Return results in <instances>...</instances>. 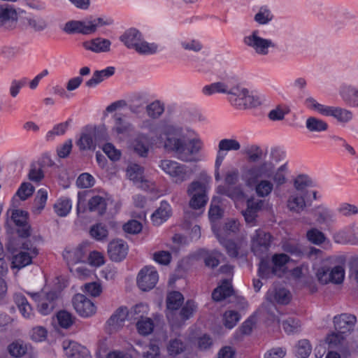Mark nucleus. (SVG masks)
Here are the masks:
<instances>
[{
    "mask_svg": "<svg viewBox=\"0 0 358 358\" xmlns=\"http://www.w3.org/2000/svg\"><path fill=\"white\" fill-rule=\"evenodd\" d=\"M182 129L173 125H167L163 130L165 136L164 148L175 153L176 157L185 162H196L197 155L201 150L203 142L199 138L186 141L181 137Z\"/></svg>",
    "mask_w": 358,
    "mask_h": 358,
    "instance_id": "obj_1",
    "label": "nucleus"
},
{
    "mask_svg": "<svg viewBox=\"0 0 358 358\" xmlns=\"http://www.w3.org/2000/svg\"><path fill=\"white\" fill-rule=\"evenodd\" d=\"M6 227L8 234L7 249L10 254V268L18 272L22 268V210H8Z\"/></svg>",
    "mask_w": 358,
    "mask_h": 358,
    "instance_id": "obj_2",
    "label": "nucleus"
},
{
    "mask_svg": "<svg viewBox=\"0 0 358 358\" xmlns=\"http://www.w3.org/2000/svg\"><path fill=\"white\" fill-rule=\"evenodd\" d=\"M228 101L238 110H246L261 104L259 99L243 87L236 79L234 80L229 92Z\"/></svg>",
    "mask_w": 358,
    "mask_h": 358,
    "instance_id": "obj_3",
    "label": "nucleus"
},
{
    "mask_svg": "<svg viewBox=\"0 0 358 358\" xmlns=\"http://www.w3.org/2000/svg\"><path fill=\"white\" fill-rule=\"evenodd\" d=\"M28 213L24 211V267L33 264L32 260L38 255V245L41 237L33 233L30 224L27 222Z\"/></svg>",
    "mask_w": 358,
    "mask_h": 358,
    "instance_id": "obj_4",
    "label": "nucleus"
},
{
    "mask_svg": "<svg viewBox=\"0 0 358 358\" xmlns=\"http://www.w3.org/2000/svg\"><path fill=\"white\" fill-rule=\"evenodd\" d=\"M159 167L170 176L173 182L178 185L189 180L193 174V170L189 166L174 160H161Z\"/></svg>",
    "mask_w": 358,
    "mask_h": 358,
    "instance_id": "obj_5",
    "label": "nucleus"
},
{
    "mask_svg": "<svg viewBox=\"0 0 358 358\" xmlns=\"http://www.w3.org/2000/svg\"><path fill=\"white\" fill-rule=\"evenodd\" d=\"M107 139L106 128L90 127L82 133L77 145L83 150H94L96 145Z\"/></svg>",
    "mask_w": 358,
    "mask_h": 358,
    "instance_id": "obj_6",
    "label": "nucleus"
},
{
    "mask_svg": "<svg viewBox=\"0 0 358 358\" xmlns=\"http://www.w3.org/2000/svg\"><path fill=\"white\" fill-rule=\"evenodd\" d=\"M243 43L260 55H268V49L275 47L274 43L271 39L261 37L260 32L257 29L253 30L249 35L245 36L243 38Z\"/></svg>",
    "mask_w": 358,
    "mask_h": 358,
    "instance_id": "obj_7",
    "label": "nucleus"
},
{
    "mask_svg": "<svg viewBox=\"0 0 358 358\" xmlns=\"http://www.w3.org/2000/svg\"><path fill=\"white\" fill-rule=\"evenodd\" d=\"M271 242V236L266 231L257 229L252 236L251 249L255 255L263 259L267 256Z\"/></svg>",
    "mask_w": 358,
    "mask_h": 358,
    "instance_id": "obj_8",
    "label": "nucleus"
},
{
    "mask_svg": "<svg viewBox=\"0 0 358 358\" xmlns=\"http://www.w3.org/2000/svg\"><path fill=\"white\" fill-rule=\"evenodd\" d=\"M316 276L318 281L324 285L329 282L340 284L344 279L345 270L341 266H336L332 268L322 266L317 269Z\"/></svg>",
    "mask_w": 358,
    "mask_h": 358,
    "instance_id": "obj_9",
    "label": "nucleus"
},
{
    "mask_svg": "<svg viewBox=\"0 0 358 358\" xmlns=\"http://www.w3.org/2000/svg\"><path fill=\"white\" fill-rule=\"evenodd\" d=\"M158 273L154 267L145 266L138 273L137 285L143 291L152 289L158 281Z\"/></svg>",
    "mask_w": 358,
    "mask_h": 358,
    "instance_id": "obj_10",
    "label": "nucleus"
},
{
    "mask_svg": "<svg viewBox=\"0 0 358 358\" xmlns=\"http://www.w3.org/2000/svg\"><path fill=\"white\" fill-rule=\"evenodd\" d=\"M73 306L77 313L83 317L92 316L96 310L94 303L81 294H77L73 296Z\"/></svg>",
    "mask_w": 358,
    "mask_h": 358,
    "instance_id": "obj_11",
    "label": "nucleus"
},
{
    "mask_svg": "<svg viewBox=\"0 0 358 358\" xmlns=\"http://www.w3.org/2000/svg\"><path fill=\"white\" fill-rule=\"evenodd\" d=\"M304 192H291L286 202V207L289 211L293 213L300 214L304 211L306 208L311 206V203L305 199Z\"/></svg>",
    "mask_w": 358,
    "mask_h": 358,
    "instance_id": "obj_12",
    "label": "nucleus"
},
{
    "mask_svg": "<svg viewBox=\"0 0 358 358\" xmlns=\"http://www.w3.org/2000/svg\"><path fill=\"white\" fill-rule=\"evenodd\" d=\"M335 330L343 334H350L356 324L357 317L349 313H342L334 316L333 319Z\"/></svg>",
    "mask_w": 358,
    "mask_h": 358,
    "instance_id": "obj_13",
    "label": "nucleus"
},
{
    "mask_svg": "<svg viewBox=\"0 0 358 358\" xmlns=\"http://www.w3.org/2000/svg\"><path fill=\"white\" fill-rule=\"evenodd\" d=\"M275 166L271 162H264L259 165L254 166L247 171L249 180H256L259 178H270L274 173Z\"/></svg>",
    "mask_w": 358,
    "mask_h": 358,
    "instance_id": "obj_14",
    "label": "nucleus"
},
{
    "mask_svg": "<svg viewBox=\"0 0 358 358\" xmlns=\"http://www.w3.org/2000/svg\"><path fill=\"white\" fill-rule=\"evenodd\" d=\"M128 252L127 244L121 239L113 240L108 245V254L113 262H121Z\"/></svg>",
    "mask_w": 358,
    "mask_h": 358,
    "instance_id": "obj_15",
    "label": "nucleus"
},
{
    "mask_svg": "<svg viewBox=\"0 0 358 358\" xmlns=\"http://www.w3.org/2000/svg\"><path fill=\"white\" fill-rule=\"evenodd\" d=\"M59 292L55 290L44 293L38 304V311L44 315L50 314L57 306Z\"/></svg>",
    "mask_w": 358,
    "mask_h": 358,
    "instance_id": "obj_16",
    "label": "nucleus"
},
{
    "mask_svg": "<svg viewBox=\"0 0 358 358\" xmlns=\"http://www.w3.org/2000/svg\"><path fill=\"white\" fill-rule=\"evenodd\" d=\"M234 80V78H229L222 81L206 85L203 87L202 92L206 96H210L215 93L226 94L228 95Z\"/></svg>",
    "mask_w": 358,
    "mask_h": 358,
    "instance_id": "obj_17",
    "label": "nucleus"
},
{
    "mask_svg": "<svg viewBox=\"0 0 358 358\" xmlns=\"http://www.w3.org/2000/svg\"><path fill=\"white\" fill-rule=\"evenodd\" d=\"M241 149L240 143L234 138H223L218 143V150L216 155L217 163L223 162L227 152L238 151Z\"/></svg>",
    "mask_w": 358,
    "mask_h": 358,
    "instance_id": "obj_18",
    "label": "nucleus"
},
{
    "mask_svg": "<svg viewBox=\"0 0 358 358\" xmlns=\"http://www.w3.org/2000/svg\"><path fill=\"white\" fill-rule=\"evenodd\" d=\"M354 227L355 226L352 225L336 231L333 236L334 242L338 244L358 245V235L354 232Z\"/></svg>",
    "mask_w": 358,
    "mask_h": 358,
    "instance_id": "obj_19",
    "label": "nucleus"
},
{
    "mask_svg": "<svg viewBox=\"0 0 358 358\" xmlns=\"http://www.w3.org/2000/svg\"><path fill=\"white\" fill-rule=\"evenodd\" d=\"M63 348L69 358H91L88 351L74 341H64Z\"/></svg>",
    "mask_w": 358,
    "mask_h": 358,
    "instance_id": "obj_20",
    "label": "nucleus"
},
{
    "mask_svg": "<svg viewBox=\"0 0 358 358\" xmlns=\"http://www.w3.org/2000/svg\"><path fill=\"white\" fill-rule=\"evenodd\" d=\"M131 149L138 156L146 157L150 150V145L147 135L143 134H138L131 142Z\"/></svg>",
    "mask_w": 358,
    "mask_h": 358,
    "instance_id": "obj_21",
    "label": "nucleus"
},
{
    "mask_svg": "<svg viewBox=\"0 0 358 358\" xmlns=\"http://www.w3.org/2000/svg\"><path fill=\"white\" fill-rule=\"evenodd\" d=\"M201 175L203 181L194 180L192 182L187 189V195H208V184L210 181V177L205 173H202Z\"/></svg>",
    "mask_w": 358,
    "mask_h": 358,
    "instance_id": "obj_22",
    "label": "nucleus"
},
{
    "mask_svg": "<svg viewBox=\"0 0 358 358\" xmlns=\"http://www.w3.org/2000/svg\"><path fill=\"white\" fill-rule=\"evenodd\" d=\"M111 42L108 39L96 38L83 43L85 49L94 52H106L110 50Z\"/></svg>",
    "mask_w": 358,
    "mask_h": 358,
    "instance_id": "obj_23",
    "label": "nucleus"
},
{
    "mask_svg": "<svg viewBox=\"0 0 358 358\" xmlns=\"http://www.w3.org/2000/svg\"><path fill=\"white\" fill-rule=\"evenodd\" d=\"M143 37L141 33L134 28H131L125 31L120 36V41L129 49H135L137 44Z\"/></svg>",
    "mask_w": 358,
    "mask_h": 358,
    "instance_id": "obj_24",
    "label": "nucleus"
},
{
    "mask_svg": "<svg viewBox=\"0 0 358 358\" xmlns=\"http://www.w3.org/2000/svg\"><path fill=\"white\" fill-rule=\"evenodd\" d=\"M128 316V310L126 307H120L108 320L107 324L110 330L117 331L122 327Z\"/></svg>",
    "mask_w": 358,
    "mask_h": 358,
    "instance_id": "obj_25",
    "label": "nucleus"
},
{
    "mask_svg": "<svg viewBox=\"0 0 358 358\" xmlns=\"http://www.w3.org/2000/svg\"><path fill=\"white\" fill-rule=\"evenodd\" d=\"M63 257L69 265H73L85 262L86 252L83 247L79 246L72 250H66L63 252Z\"/></svg>",
    "mask_w": 358,
    "mask_h": 358,
    "instance_id": "obj_26",
    "label": "nucleus"
},
{
    "mask_svg": "<svg viewBox=\"0 0 358 358\" xmlns=\"http://www.w3.org/2000/svg\"><path fill=\"white\" fill-rule=\"evenodd\" d=\"M171 213L170 205L166 201H162L160 206L152 214L151 218L155 225H160L168 220Z\"/></svg>",
    "mask_w": 358,
    "mask_h": 358,
    "instance_id": "obj_27",
    "label": "nucleus"
},
{
    "mask_svg": "<svg viewBox=\"0 0 358 358\" xmlns=\"http://www.w3.org/2000/svg\"><path fill=\"white\" fill-rule=\"evenodd\" d=\"M63 31L69 34L75 33L90 34L87 21L71 20L65 23Z\"/></svg>",
    "mask_w": 358,
    "mask_h": 358,
    "instance_id": "obj_28",
    "label": "nucleus"
},
{
    "mask_svg": "<svg viewBox=\"0 0 358 358\" xmlns=\"http://www.w3.org/2000/svg\"><path fill=\"white\" fill-rule=\"evenodd\" d=\"M114 73L115 67L113 66H108L101 71H95L93 73L92 77L85 83V85L88 87H94L106 78L112 76Z\"/></svg>",
    "mask_w": 358,
    "mask_h": 358,
    "instance_id": "obj_29",
    "label": "nucleus"
},
{
    "mask_svg": "<svg viewBox=\"0 0 358 358\" xmlns=\"http://www.w3.org/2000/svg\"><path fill=\"white\" fill-rule=\"evenodd\" d=\"M266 299L271 303L287 304L290 301V293L284 288L275 289L267 292Z\"/></svg>",
    "mask_w": 358,
    "mask_h": 358,
    "instance_id": "obj_30",
    "label": "nucleus"
},
{
    "mask_svg": "<svg viewBox=\"0 0 358 358\" xmlns=\"http://www.w3.org/2000/svg\"><path fill=\"white\" fill-rule=\"evenodd\" d=\"M232 294L233 289L230 281L224 280L222 285L213 290L212 298L215 301H221Z\"/></svg>",
    "mask_w": 358,
    "mask_h": 358,
    "instance_id": "obj_31",
    "label": "nucleus"
},
{
    "mask_svg": "<svg viewBox=\"0 0 358 358\" xmlns=\"http://www.w3.org/2000/svg\"><path fill=\"white\" fill-rule=\"evenodd\" d=\"M26 26L36 32H41L48 28L46 20L40 15H30L25 17Z\"/></svg>",
    "mask_w": 358,
    "mask_h": 358,
    "instance_id": "obj_32",
    "label": "nucleus"
},
{
    "mask_svg": "<svg viewBox=\"0 0 358 358\" xmlns=\"http://www.w3.org/2000/svg\"><path fill=\"white\" fill-rule=\"evenodd\" d=\"M114 125L113 131L117 134H127L134 131V126L131 123L123 119L120 114L114 115Z\"/></svg>",
    "mask_w": 358,
    "mask_h": 358,
    "instance_id": "obj_33",
    "label": "nucleus"
},
{
    "mask_svg": "<svg viewBox=\"0 0 358 358\" xmlns=\"http://www.w3.org/2000/svg\"><path fill=\"white\" fill-rule=\"evenodd\" d=\"M217 192L232 199H238L244 196V192L240 185H219L217 187Z\"/></svg>",
    "mask_w": 358,
    "mask_h": 358,
    "instance_id": "obj_34",
    "label": "nucleus"
},
{
    "mask_svg": "<svg viewBox=\"0 0 358 358\" xmlns=\"http://www.w3.org/2000/svg\"><path fill=\"white\" fill-rule=\"evenodd\" d=\"M290 261L289 257L285 254H275L272 257L273 266L271 268V273L274 275L280 276L283 273V267Z\"/></svg>",
    "mask_w": 358,
    "mask_h": 358,
    "instance_id": "obj_35",
    "label": "nucleus"
},
{
    "mask_svg": "<svg viewBox=\"0 0 358 358\" xmlns=\"http://www.w3.org/2000/svg\"><path fill=\"white\" fill-rule=\"evenodd\" d=\"M72 208L71 200L67 197L58 199L53 205L54 212L59 217H66L69 215Z\"/></svg>",
    "mask_w": 358,
    "mask_h": 358,
    "instance_id": "obj_36",
    "label": "nucleus"
},
{
    "mask_svg": "<svg viewBox=\"0 0 358 358\" xmlns=\"http://www.w3.org/2000/svg\"><path fill=\"white\" fill-rule=\"evenodd\" d=\"M43 167L41 162L38 161L33 162L29 166L27 174L28 179L35 183H39L45 177Z\"/></svg>",
    "mask_w": 358,
    "mask_h": 358,
    "instance_id": "obj_37",
    "label": "nucleus"
},
{
    "mask_svg": "<svg viewBox=\"0 0 358 358\" xmlns=\"http://www.w3.org/2000/svg\"><path fill=\"white\" fill-rule=\"evenodd\" d=\"M288 168L287 164H284L274 171L272 174L273 183L276 189L287 183Z\"/></svg>",
    "mask_w": 358,
    "mask_h": 358,
    "instance_id": "obj_38",
    "label": "nucleus"
},
{
    "mask_svg": "<svg viewBox=\"0 0 358 358\" xmlns=\"http://www.w3.org/2000/svg\"><path fill=\"white\" fill-rule=\"evenodd\" d=\"M107 208L106 199L101 196H94L88 201V208L91 212H96L99 215L105 213Z\"/></svg>",
    "mask_w": 358,
    "mask_h": 358,
    "instance_id": "obj_39",
    "label": "nucleus"
},
{
    "mask_svg": "<svg viewBox=\"0 0 358 358\" xmlns=\"http://www.w3.org/2000/svg\"><path fill=\"white\" fill-rule=\"evenodd\" d=\"M17 19V15L15 9L12 5H0V22L1 24L7 22H15Z\"/></svg>",
    "mask_w": 358,
    "mask_h": 358,
    "instance_id": "obj_40",
    "label": "nucleus"
},
{
    "mask_svg": "<svg viewBox=\"0 0 358 358\" xmlns=\"http://www.w3.org/2000/svg\"><path fill=\"white\" fill-rule=\"evenodd\" d=\"M324 115L332 116L343 122H348L352 117L350 111L333 106H328Z\"/></svg>",
    "mask_w": 358,
    "mask_h": 358,
    "instance_id": "obj_41",
    "label": "nucleus"
},
{
    "mask_svg": "<svg viewBox=\"0 0 358 358\" xmlns=\"http://www.w3.org/2000/svg\"><path fill=\"white\" fill-rule=\"evenodd\" d=\"M274 16L271 9L266 6H261L254 16V20L260 25L268 24L273 19Z\"/></svg>",
    "mask_w": 358,
    "mask_h": 358,
    "instance_id": "obj_42",
    "label": "nucleus"
},
{
    "mask_svg": "<svg viewBox=\"0 0 358 358\" xmlns=\"http://www.w3.org/2000/svg\"><path fill=\"white\" fill-rule=\"evenodd\" d=\"M282 249L285 252L288 253L297 259H301L306 255L303 251L301 246L294 241H286L283 242L282 244Z\"/></svg>",
    "mask_w": 358,
    "mask_h": 358,
    "instance_id": "obj_43",
    "label": "nucleus"
},
{
    "mask_svg": "<svg viewBox=\"0 0 358 358\" xmlns=\"http://www.w3.org/2000/svg\"><path fill=\"white\" fill-rule=\"evenodd\" d=\"M136 327L139 334L142 336H148L154 330V322L150 317H142L136 321Z\"/></svg>",
    "mask_w": 358,
    "mask_h": 358,
    "instance_id": "obj_44",
    "label": "nucleus"
},
{
    "mask_svg": "<svg viewBox=\"0 0 358 358\" xmlns=\"http://www.w3.org/2000/svg\"><path fill=\"white\" fill-rule=\"evenodd\" d=\"M274 187V184L271 180L263 179L257 183L255 192L259 197H266L271 194Z\"/></svg>",
    "mask_w": 358,
    "mask_h": 358,
    "instance_id": "obj_45",
    "label": "nucleus"
},
{
    "mask_svg": "<svg viewBox=\"0 0 358 358\" xmlns=\"http://www.w3.org/2000/svg\"><path fill=\"white\" fill-rule=\"evenodd\" d=\"M306 127L310 132H321L328 129V124L324 121L315 117H310L306 120Z\"/></svg>",
    "mask_w": 358,
    "mask_h": 358,
    "instance_id": "obj_46",
    "label": "nucleus"
},
{
    "mask_svg": "<svg viewBox=\"0 0 358 358\" xmlns=\"http://www.w3.org/2000/svg\"><path fill=\"white\" fill-rule=\"evenodd\" d=\"M184 301L182 294L179 292H172L169 293L166 299V306L170 310H178Z\"/></svg>",
    "mask_w": 358,
    "mask_h": 358,
    "instance_id": "obj_47",
    "label": "nucleus"
},
{
    "mask_svg": "<svg viewBox=\"0 0 358 358\" xmlns=\"http://www.w3.org/2000/svg\"><path fill=\"white\" fill-rule=\"evenodd\" d=\"M48 199V191L46 189L41 188L38 190L34 199V206L33 212L38 214L45 208Z\"/></svg>",
    "mask_w": 358,
    "mask_h": 358,
    "instance_id": "obj_48",
    "label": "nucleus"
},
{
    "mask_svg": "<svg viewBox=\"0 0 358 358\" xmlns=\"http://www.w3.org/2000/svg\"><path fill=\"white\" fill-rule=\"evenodd\" d=\"M134 50L141 55H152L157 52L158 45L155 43H148L144 41L142 37Z\"/></svg>",
    "mask_w": 358,
    "mask_h": 358,
    "instance_id": "obj_49",
    "label": "nucleus"
},
{
    "mask_svg": "<svg viewBox=\"0 0 358 358\" xmlns=\"http://www.w3.org/2000/svg\"><path fill=\"white\" fill-rule=\"evenodd\" d=\"M243 154L248 156L250 162H257L262 159L263 150L257 145H250L245 148Z\"/></svg>",
    "mask_w": 358,
    "mask_h": 358,
    "instance_id": "obj_50",
    "label": "nucleus"
},
{
    "mask_svg": "<svg viewBox=\"0 0 358 358\" xmlns=\"http://www.w3.org/2000/svg\"><path fill=\"white\" fill-rule=\"evenodd\" d=\"M127 174L134 182H143V169L138 164H133L127 167Z\"/></svg>",
    "mask_w": 358,
    "mask_h": 358,
    "instance_id": "obj_51",
    "label": "nucleus"
},
{
    "mask_svg": "<svg viewBox=\"0 0 358 358\" xmlns=\"http://www.w3.org/2000/svg\"><path fill=\"white\" fill-rule=\"evenodd\" d=\"M148 115L153 119L159 117L164 111V104L156 100L146 106Z\"/></svg>",
    "mask_w": 358,
    "mask_h": 358,
    "instance_id": "obj_52",
    "label": "nucleus"
},
{
    "mask_svg": "<svg viewBox=\"0 0 358 358\" xmlns=\"http://www.w3.org/2000/svg\"><path fill=\"white\" fill-rule=\"evenodd\" d=\"M306 237L309 242L315 245H321L325 242V234L316 228L309 229L306 233Z\"/></svg>",
    "mask_w": 358,
    "mask_h": 358,
    "instance_id": "obj_53",
    "label": "nucleus"
},
{
    "mask_svg": "<svg viewBox=\"0 0 358 358\" xmlns=\"http://www.w3.org/2000/svg\"><path fill=\"white\" fill-rule=\"evenodd\" d=\"M312 350V346L308 340L303 339L298 342L296 345V355L299 358H307Z\"/></svg>",
    "mask_w": 358,
    "mask_h": 358,
    "instance_id": "obj_54",
    "label": "nucleus"
},
{
    "mask_svg": "<svg viewBox=\"0 0 358 358\" xmlns=\"http://www.w3.org/2000/svg\"><path fill=\"white\" fill-rule=\"evenodd\" d=\"M185 349V343L179 338L171 339L167 345L169 354L173 356L182 353Z\"/></svg>",
    "mask_w": 358,
    "mask_h": 358,
    "instance_id": "obj_55",
    "label": "nucleus"
},
{
    "mask_svg": "<svg viewBox=\"0 0 358 358\" xmlns=\"http://www.w3.org/2000/svg\"><path fill=\"white\" fill-rule=\"evenodd\" d=\"M318 218L317 220L321 224H326L334 222L335 215L329 208L324 206L318 207Z\"/></svg>",
    "mask_w": 358,
    "mask_h": 358,
    "instance_id": "obj_56",
    "label": "nucleus"
},
{
    "mask_svg": "<svg viewBox=\"0 0 358 358\" xmlns=\"http://www.w3.org/2000/svg\"><path fill=\"white\" fill-rule=\"evenodd\" d=\"M344 339V334L336 331L328 334L326 337L325 341L328 344L329 348H337L342 344Z\"/></svg>",
    "mask_w": 358,
    "mask_h": 358,
    "instance_id": "obj_57",
    "label": "nucleus"
},
{
    "mask_svg": "<svg viewBox=\"0 0 358 358\" xmlns=\"http://www.w3.org/2000/svg\"><path fill=\"white\" fill-rule=\"evenodd\" d=\"M92 237L97 241H102L107 238L108 232L107 229L102 224L93 225L90 231Z\"/></svg>",
    "mask_w": 358,
    "mask_h": 358,
    "instance_id": "obj_58",
    "label": "nucleus"
},
{
    "mask_svg": "<svg viewBox=\"0 0 358 358\" xmlns=\"http://www.w3.org/2000/svg\"><path fill=\"white\" fill-rule=\"evenodd\" d=\"M190 197L189 206L191 208L194 210H200L205 207L206 205L208 197V195L197 196V195H188Z\"/></svg>",
    "mask_w": 358,
    "mask_h": 358,
    "instance_id": "obj_59",
    "label": "nucleus"
},
{
    "mask_svg": "<svg viewBox=\"0 0 358 358\" xmlns=\"http://www.w3.org/2000/svg\"><path fill=\"white\" fill-rule=\"evenodd\" d=\"M311 180L306 175H299L296 177L293 181V185L296 192H303V191L311 185Z\"/></svg>",
    "mask_w": 358,
    "mask_h": 358,
    "instance_id": "obj_60",
    "label": "nucleus"
},
{
    "mask_svg": "<svg viewBox=\"0 0 358 358\" xmlns=\"http://www.w3.org/2000/svg\"><path fill=\"white\" fill-rule=\"evenodd\" d=\"M69 122H65L55 125L52 130L49 131L45 136V138L48 141H53L57 136L63 135L67 128H68Z\"/></svg>",
    "mask_w": 358,
    "mask_h": 358,
    "instance_id": "obj_61",
    "label": "nucleus"
},
{
    "mask_svg": "<svg viewBox=\"0 0 358 358\" xmlns=\"http://www.w3.org/2000/svg\"><path fill=\"white\" fill-rule=\"evenodd\" d=\"M224 326L232 329L240 320V315L234 310L226 311L223 316Z\"/></svg>",
    "mask_w": 358,
    "mask_h": 358,
    "instance_id": "obj_62",
    "label": "nucleus"
},
{
    "mask_svg": "<svg viewBox=\"0 0 358 358\" xmlns=\"http://www.w3.org/2000/svg\"><path fill=\"white\" fill-rule=\"evenodd\" d=\"M282 327L287 334H293L299 331L301 322L294 318H288L282 322Z\"/></svg>",
    "mask_w": 358,
    "mask_h": 358,
    "instance_id": "obj_63",
    "label": "nucleus"
},
{
    "mask_svg": "<svg viewBox=\"0 0 358 358\" xmlns=\"http://www.w3.org/2000/svg\"><path fill=\"white\" fill-rule=\"evenodd\" d=\"M338 213L345 217H350L358 214V207L348 203H343L337 208Z\"/></svg>",
    "mask_w": 358,
    "mask_h": 358,
    "instance_id": "obj_64",
    "label": "nucleus"
}]
</instances>
